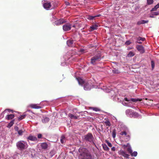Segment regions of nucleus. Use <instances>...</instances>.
<instances>
[{"label": "nucleus", "mask_w": 159, "mask_h": 159, "mask_svg": "<svg viewBox=\"0 0 159 159\" xmlns=\"http://www.w3.org/2000/svg\"><path fill=\"white\" fill-rule=\"evenodd\" d=\"M79 157L80 159H93L94 156L87 148L83 147L79 149Z\"/></svg>", "instance_id": "1"}, {"label": "nucleus", "mask_w": 159, "mask_h": 159, "mask_svg": "<svg viewBox=\"0 0 159 159\" xmlns=\"http://www.w3.org/2000/svg\"><path fill=\"white\" fill-rule=\"evenodd\" d=\"M16 146L18 149L20 150H23L27 148L28 145L26 141L20 140L16 143Z\"/></svg>", "instance_id": "2"}, {"label": "nucleus", "mask_w": 159, "mask_h": 159, "mask_svg": "<svg viewBox=\"0 0 159 159\" xmlns=\"http://www.w3.org/2000/svg\"><path fill=\"white\" fill-rule=\"evenodd\" d=\"M84 139L86 141H88L90 143H93L94 144L93 142L94 137L91 133H89L84 136Z\"/></svg>", "instance_id": "3"}, {"label": "nucleus", "mask_w": 159, "mask_h": 159, "mask_svg": "<svg viewBox=\"0 0 159 159\" xmlns=\"http://www.w3.org/2000/svg\"><path fill=\"white\" fill-rule=\"evenodd\" d=\"M101 55L100 53H98L92 57L91 59V63L93 64H94L96 61H99L101 60Z\"/></svg>", "instance_id": "4"}, {"label": "nucleus", "mask_w": 159, "mask_h": 159, "mask_svg": "<svg viewBox=\"0 0 159 159\" xmlns=\"http://www.w3.org/2000/svg\"><path fill=\"white\" fill-rule=\"evenodd\" d=\"M92 85V84L91 82H85L84 85V89L85 90H90L91 88Z\"/></svg>", "instance_id": "5"}, {"label": "nucleus", "mask_w": 159, "mask_h": 159, "mask_svg": "<svg viewBox=\"0 0 159 159\" xmlns=\"http://www.w3.org/2000/svg\"><path fill=\"white\" fill-rule=\"evenodd\" d=\"M66 21L63 19H61L56 21L54 22V24L56 25H60L65 22Z\"/></svg>", "instance_id": "6"}, {"label": "nucleus", "mask_w": 159, "mask_h": 159, "mask_svg": "<svg viewBox=\"0 0 159 159\" xmlns=\"http://www.w3.org/2000/svg\"><path fill=\"white\" fill-rule=\"evenodd\" d=\"M71 28V25L70 24L67 23L63 26V29L65 31L70 30Z\"/></svg>", "instance_id": "7"}, {"label": "nucleus", "mask_w": 159, "mask_h": 159, "mask_svg": "<svg viewBox=\"0 0 159 159\" xmlns=\"http://www.w3.org/2000/svg\"><path fill=\"white\" fill-rule=\"evenodd\" d=\"M136 48L141 53L143 54L145 52L144 48L142 45H137L136 46Z\"/></svg>", "instance_id": "8"}, {"label": "nucleus", "mask_w": 159, "mask_h": 159, "mask_svg": "<svg viewBox=\"0 0 159 159\" xmlns=\"http://www.w3.org/2000/svg\"><path fill=\"white\" fill-rule=\"evenodd\" d=\"M27 139L28 141L30 140L36 142V143H37L38 142V139L37 137L32 135H30V136L27 138Z\"/></svg>", "instance_id": "9"}, {"label": "nucleus", "mask_w": 159, "mask_h": 159, "mask_svg": "<svg viewBox=\"0 0 159 159\" xmlns=\"http://www.w3.org/2000/svg\"><path fill=\"white\" fill-rule=\"evenodd\" d=\"M118 153L119 155H122L123 156L126 158H129V155L128 154H127L125 152V151L122 150H120V151L118 152Z\"/></svg>", "instance_id": "10"}, {"label": "nucleus", "mask_w": 159, "mask_h": 159, "mask_svg": "<svg viewBox=\"0 0 159 159\" xmlns=\"http://www.w3.org/2000/svg\"><path fill=\"white\" fill-rule=\"evenodd\" d=\"M51 6V3L48 2H46L43 4L44 8L47 10H49Z\"/></svg>", "instance_id": "11"}, {"label": "nucleus", "mask_w": 159, "mask_h": 159, "mask_svg": "<svg viewBox=\"0 0 159 159\" xmlns=\"http://www.w3.org/2000/svg\"><path fill=\"white\" fill-rule=\"evenodd\" d=\"M30 107L34 109H40L41 107L38 106L37 104H31L30 105Z\"/></svg>", "instance_id": "12"}, {"label": "nucleus", "mask_w": 159, "mask_h": 159, "mask_svg": "<svg viewBox=\"0 0 159 159\" xmlns=\"http://www.w3.org/2000/svg\"><path fill=\"white\" fill-rule=\"evenodd\" d=\"M100 16V15H98L94 16L89 15L87 16V18L89 20H93L95 17H99Z\"/></svg>", "instance_id": "13"}, {"label": "nucleus", "mask_w": 159, "mask_h": 159, "mask_svg": "<svg viewBox=\"0 0 159 159\" xmlns=\"http://www.w3.org/2000/svg\"><path fill=\"white\" fill-rule=\"evenodd\" d=\"M68 116L71 119H77L78 118V116H75L74 115L69 113L68 115Z\"/></svg>", "instance_id": "14"}, {"label": "nucleus", "mask_w": 159, "mask_h": 159, "mask_svg": "<svg viewBox=\"0 0 159 159\" xmlns=\"http://www.w3.org/2000/svg\"><path fill=\"white\" fill-rule=\"evenodd\" d=\"M77 80L79 84L81 85H83V84H84L85 82H84L83 79L80 78H78Z\"/></svg>", "instance_id": "15"}, {"label": "nucleus", "mask_w": 159, "mask_h": 159, "mask_svg": "<svg viewBox=\"0 0 159 159\" xmlns=\"http://www.w3.org/2000/svg\"><path fill=\"white\" fill-rule=\"evenodd\" d=\"M15 117L14 114H10L7 115L6 117V119L8 120L12 119Z\"/></svg>", "instance_id": "16"}, {"label": "nucleus", "mask_w": 159, "mask_h": 159, "mask_svg": "<svg viewBox=\"0 0 159 159\" xmlns=\"http://www.w3.org/2000/svg\"><path fill=\"white\" fill-rule=\"evenodd\" d=\"M148 20H141L137 22V24L138 25H140L142 24H143L145 23H148Z\"/></svg>", "instance_id": "17"}, {"label": "nucleus", "mask_w": 159, "mask_h": 159, "mask_svg": "<svg viewBox=\"0 0 159 159\" xmlns=\"http://www.w3.org/2000/svg\"><path fill=\"white\" fill-rule=\"evenodd\" d=\"M41 146L43 149H45L48 148V145L46 143H43L41 144Z\"/></svg>", "instance_id": "18"}, {"label": "nucleus", "mask_w": 159, "mask_h": 159, "mask_svg": "<svg viewBox=\"0 0 159 159\" xmlns=\"http://www.w3.org/2000/svg\"><path fill=\"white\" fill-rule=\"evenodd\" d=\"M73 43V40H69L67 41V44L69 47L72 46Z\"/></svg>", "instance_id": "19"}, {"label": "nucleus", "mask_w": 159, "mask_h": 159, "mask_svg": "<svg viewBox=\"0 0 159 159\" xmlns=\"http://www.w3.org/2000/svg\"><path fill=\"white\" fill-rule=\"evenodd\" d=\"M26 113L25 112L23 115H21L20 117H18V120L20 121V120H21L25 118L26 117Z\"/></svg>", "instance_id": "20"}, {"label": "nucleus", "mask_w": 159, "mask_h": 159, "mask_svg": "<svg viewBox=\"0 0 159 159\" xmlns=\"http://www.w3.org/2000/svg\"><path fill=\"white\" fill-rule=\"evenodd\" d=\"M102 147L103 149L106 151H108L109 150V148L107 147V146L105 144H102Z\"/></svg>", "instance_id": "21"}, {"label": "nucleus", "mask_w": 159, "mask_h": 159, "mask_svg": "<svg viewBox=\"0 0 159 159\" xmlns=\"http://www.w3.org/2000/svg\"><path fill=\"white\" fill-rule=\"evenodd\" d=\"M7 111L9 112H11L13 113V111L12 110H11V109H5L1 113V115H3V116H4V114Z\"/></svg>", "instance_id": "22"}, {"label": "nucleus", "mask_w": 159, "mask_h": 159, "mask_svg": "<svg viewBox=\"0 0 159 159\" xmlns=\"http://www.w3.org/2000/svg\"><path fill=\"white\" fill-rule=\"evenodd\" d=\"M14 120H12L8 125L7 127L10 128L14 124Z\"/></svg>", "instance_id": "23"}, {"label": "nucleus", "mask_w": 159, "mask_h": 159, "mask_svg": "<svg viewBox=\"0 0 159 159\" xmlns=\"http://www.w3.org/2000/svg\"><path fill=\"white\" fill-rule=\"evenodd\" d=\"M159 8V3H158L154 7L152 8L151 11H156L157 9Z\"/></svg>", "instance_id": "24"}, {"label": "nucleus", "mask_w": 159, "mask_h": 159, "mask_svg": "<svg viewBox=\"0 0 159 159\" xmlns=\"http://www.w3.org/2000/svg\"><path fill=\"white\" fill-rule=\"evenodd\" d=\"M142 99H139V98H130V101H131L134 102H136L138 101H142Z\"/></svg>", "instance_id": "25"}, {"label": "nucleus", "mask_w": 159, "mask_h": 159, "mask_svg": "<svg viewBox=\"0 0 159 159\" xmlns=\"http://www.w3.org/2000/svg\"><path fill=\"white\" fill-rule=\"evenodd\" d=\"M49 120V119L47 117L45 118L42 120V121L43 123H46L48 122Z\"/></svg>", "instance_id": "26"}, {"label": "nucleus", "mask_w": 159, "mask_h": 159, "mask_svg": "<svg viewBox=\"0 0 159 159\" xmlns=\"http://www.w3.org/2000/svg\"><path fill=\"white\" fill-rule=\"evenodd\" d=\"M135 55L134 52L132 51L130 52L127 55V57H132Z\"/></svg>", "instance_id": "27"}, {"label": "nucleus", "mask_w": 159, "mask_h": 159, "mask_svg": "<svg viewBox=\"0 0 159 159\" xmlns=\"http://www.w3.org/2000/svg\"><path fill=\"white\" fill-rule=\"evenodd\" d=\"M98 27V26L96 25H93L91 26L90 27V28L92 29V30H97V27Z\"/></svg>", "instance_id": "28"}, {"label": "nucleus", "mask_w": 159, "mask_h": 159, "mask_svg": "<svg viewBox=\"0 0 159 159\" xmlns=\"http://www.w3.org/2000/svg\"><path fill=\"white\" fill-rule=\"evenodd\" d=\"M104 123L107 126H110L111 125V123L108 120H107L105 121Z\"/></svg>", "instance_id": "29"}, {"label": "nucleus", "mask_w": 159, "mask_h": 159, "mask_svg": "<svg viewBox=\"0 0 159 159\" xmlns=\"http://www.w3.org/2000/svg\"><path fill=\"white\" fill-rule=\"evenodd\" d=\"M136 40H137V41H140V40L142 41H144L145 39L144 38H142L141 37H139L138 38H136Z\"/></svg>", "instance_id": "30"}, {"label": "nucleus", "mask_w": 159, "mask_h": 159, "mask_svg": "<svg viewBox=\"0 0 159 159\" xmlns=\"http://www.w3.org/2000/svg\"><path fill=\"white\" fill-rule=\"evenodd\" d=\"M89 109H92L93 111H100V110L97 107H90Z\"/></svg>", "instance_id": "31"}, {"label": "nucleus", "mask_w": 159, "mask_h": 159, "mask_svg": "<svg viewBox=\"0 0 159 159\" xmlns=\"http://www.w3.org/2000/svg\"><path fill=\"white\" fill-rule=\"evenodd\" d=\"M116 129H114L112 132V136L113 138H115L116 136Z\"/></svg>", "instance_id": "32"}, {"label": "nucleus", "mask_w": 159, "mask_h": 159, "mask_svg": "<svg viewBox=\"0 0 159 159\" xmlns=\"http://www.w3.org/2000/svg\"><path fill=\"white\" fill-rule=\"evenodd\" d=\"M127 151L130 154L132 153V151L131 149V148L130 145L127 148Z\"/></svg>", "instance_id": "33"}, {"label": "nucleus", "mask_w": 159, "mask_h": 159, "mask_svg": "<svg viewBox=\"0 0 159 159\" xmlns=\"http://www.w3.org/2000/svg\"><path fill=\"white\" fill-rule=\"evenodd\" d=\"M131 156L134 157H136L137 155V152L134 151L133 152H132V153H131Z\"/></svg>", "instance_id": "34"}, {"label": "nucleus", "mask_w": 159, "mask_h": 159, "mask_svg": "<svg viewBox=\"0 0 159 159\" xmlns=\"http://www.w3.org/2000/svg\"><path fill=\"white\" fill-rule=\"evenodd\" d=\"M147 2L148 5H151L153 3V0H147Z\"/></svg>", "instance_id": "35"}, {"label": "nucleus", "mask_w": 159, "mask_h": 159, "mask_svg": "<svg viewBox=\"0 0 159 159\" xmlns=\"http://www.w3.org/2000/svg\"><path fill=\"white\" fill-rule=\"evenodd\" d=\"M127 132L125 131H122L120 133V134L122 136L125 135H125H127Z\"/></svg>", "instance_id": "36"}, {"label": "nucleus", "mask_w": 159, "mask_h": 159, "mask_svg": "<svg viewBox=\"0 0 159 159\" xmlns=\"http://www.w3.org/2000/svg\"><path fill=\"white\" fill-rule=\"evenodd\" d=\"M65 139V137L62 135L61 137V142L62 143H64V140Z\"/></svg>", "instance_id": "37"}, {"label": "nucleus", "mask_w": 159, "mask_h": 159, "mask_svg": "<svg viewBox=\"0 0 159 159\" xmlns=\"http://www.w3.org/2000/svg\"><path fill=\"white\" fill-rule=\"evenodd\" d=\"M130 145L129 143H127V144H123L122 145V146L124 149H125L126 148H128Z\"/></svg>", "instance_id": "38"}, {"label": "nucleus", "mask_w": 159, "mask_h": 159, "mask_svg": "<svg viewBox=\"0 0 159 159\" xmlns=\"http://www.w3.org/2000/svg\"><path fill=\"white\" fill-rule=\"evenodd\" d=\"M23 132L24 131H23L22 129H21L19 130V131L18 132V133L19 135H22Z\"/></svg>", "instance_id": "39"}, {"label": "nucleus", "mask_w": 159, "mask_h": 159, "mask_svg": "<svg viewBox=\"0 0 159 159\" xmlns=\"http://www.w3.org/2000/svg\"><path fill=\"white\" fill-rule=\"evenodd\" d=\"M151 63L152 68V69H153L155 66V63L154 61L152 60V61H151Z\"/></svg>", "instance_id": "40"}, {"label": "nucleus", "mask_w": 159, "mask_h": 159, "mask_svg": "<svg viewBox=\"0 0 159 159\" xmlns=\"http://www.w3.org/2000/svg\"><path fill=\"white\" fill-rule=\"evenodd\" d=\"M106 142L107 143L109 147H111L112 146V144H111V143L109 142L108 141L106 140Z\"/></svg>", "instance_id": "41"}, {"label": "nucleus", "mask_w": 159, "mask_h": 159, "mask_svg": "<svg viewBox=\"0 0 159 159\" xmlns=\"http://www.w3.org/2000/svg\"><path fill=\"white\" fill-rule=\"evenodd\" d=\"M125 136L127 137L126 139L127 141L130 140V135L129 134H127V135H125Z\"/></svg>", "instance_id": "42"}, {"label": "nucleus", "mask_w": 159, "mask_h": 159, "mask_svg": "<svg viewBox=\"0 0 159 159\" xmlns=\"http://www.w3.org/2000/svg\"><path fill=\"white\" fill-rule=\"evenodd\" d=\"M159 15V12H155L152 13V15L157 16Z\"/></svg>", "instance_id": "43"}, {"label": "nucleus", "mask_w": 159, "mask_h": 159, "mask_svg": "<svg viewBox=\"0 0 159 159\" xmlns=\"http://www.w3.org/2000/svg\"><path fill=\"white\" fill-rule=\"evenodd\" d=\"M131 43V42H130L129 41H127L125 43V44L127 45H128L130 44Z\"/></svg>", "instance_id": "44"}, {"label": "nucleus", "mask_w": 159, "mask_h": 159, "mask_svg": "<svg viewBox=\"0 0 159 159\" xmlns=\"http://www.w3.org/2000/svg\"><path fill=\"white\" fill-rule=\"evenodd\" d=\"M132 113H133V115L134 116H138V114L136 112H133Z\"/></svg>", "instance_id": "45"}, {"label": "nucleus", "mask_w": 159, "mask_h": 159, "mask_svg": "<svg viewBox=\"0 0 159 159\" xmlns=\"http://www.w3.org/2000/svg\"><path fill=\"white\" fill-rule=\"evenodd\" d=\"M15 130L16 131H17V132L19 131V128L17 126H16L15 127Z\"/></svg>", "instance_id": "46"}, {"label": "nucleus", "mask_w": 159, "mask_h": 159, "mask_svg": "<svg viewBox=\"0 0 159 159\" xmlns=\"http://www.w3.org/2000/svg\"><path fill=\"white\" fill-rule=\"evenodd\" d=\"M42 135L41 134H39L38 135V138L39 139H40L42 138Z\"/></svg>", "instance_id": "47"}, {"label": "nucleus", "mask_w": 159, "mask_h": 159, "mask_svg": "<svg viewBox=\"0 0 159 159\" xmlns=\"http://www.w3.org/2000/svg\"><path fill=\"white\" fill-rule=\"evenodd\" d=\"M124 100H125V101H127V102L130 101V99H128L126 98H125L124 99Z\"/></svg>", "instance_id": "48"}, {"label": "nucleus", "mask_w": 159, "mask_h": 159, "mask_svg": "<svg viewBox=\"0 0 159 159\" xmlns=\"http://www.w3.org/2000/svg\"><path fill=\"white\" fill-rule=\"evenodd\" d=\"M116 147H113L112 148L111 150L113 151H114L116 150Z\"/></svg>", "instance_id": "49"}, {"label": "nucleus", "mask_w": 159, "mask_h": 159, "mask_svg": "<svg viewBox=\"0 0 159 159\" xmlns=\"http://www.w3.org/2000/svg\"><path fill=\"white\" fill-rule=\"evenodd\" d=\"M132 111L131 109H128L126 111V112H132Z\"/></svg>", "instance_id": "50"}, {"label": "nucleus", "mask_w": 159, "mask_h": 159, "mask_svg": "<svg viewBox=\"0 0 159 159\" xmlns=\"http://www.w3.org/2000/svg\"><path fill=\"white\" fill-rule=\"evenodd\" d=\"M65 3L66 5V6H68V5H70V3L68 2H65Z\"/></svg>", "instance_id": "51"}, {"label": "nucleus", "mask_w": 159, "mask_h": 159, "mask_svg": "<svg viewBox=\"0 0 159 159\" xmlns=\"http://www.w3.org/2000/svg\"><path fill=\"white\" fill-rule=\"evenodd\" d=\"M137 43L139 44H142V42L140 41H139V42L137 41Z\"/></svg>", "instance_id": "52"}, {"label": "nucleus", "mask_w": 159, "mask_h": 159, "mask_svg": "<svg viewBox=\"0 0 159 159\" xmlns=\"http://www.w3.org/2000/svg\"><path fill=\"white\" fill-rule=\"evenodd\" d=\"M84 50L83 49H81V50H80V52H84Z\"/></svg>", "instance_id": "53"}, {"label": "nucleus", "mask_w": 159, "mask_h": 159, "mask_svg": "<svg viewBox=\"0 0 159 159\" xmlns=\"http://www.w3.org/2000/svg\"><path fill=\"white\" fill-rule=\"evenodd\" d=\"M153 15H152L151 16H150V17H151V18H153L154 17L153 16Z\"/></svg>", "instance_id": "54"}, {"label": "nucleus", "mask_w": 159, "mask_h": 159, "mask_svg": "<svg viewBox=\"0 0 159 159\" xmlns=\"http://www.w3.org/2000/svg\"><path fill=\"white\" fill-rule=\"evenodd\" d=\"M73 27H75V25H73L72 26Z\"/></svg>", "instance_id": "55"}]
</instances>
